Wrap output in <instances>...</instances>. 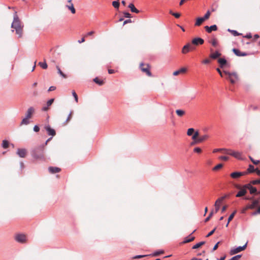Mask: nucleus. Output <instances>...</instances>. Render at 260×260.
<instances>
[{
  "label": "nucleus",
  "instance_id": "18",
  "mask_svg": "<svg viewBox=\"0 0 260 260\" xmlns=\"http://www.w3.org/2000/svg\"><path fill=\"white\" fill-rule=\"evenodd\" d=\"M247 193V190L244 187V185L241 188L240 190L236 194V197L237 198L241 197Z\"/></svg>",
  "mask_w": 260,
  "mask_h": 260
},
{
  "label": "nucleus",
  "instance_id": "9",
  "mask_svg": "<svg viewBox=\"0 0 260 260\" xmlns=\"http://www.w3.org/2000/svg\"><path fill=\"white\" fill-rule=\"evenodd\" d=\"M45 129L47 132V134L49 136L52 137L56 135L55 131L49 125H46L45 126Z\"/></svg>",
  "mask_w": 260,
  "mask_h": 260
},
{
  "label": "nucleus",
  "instance_id": "26",
  "mask_svg": "<svg viewBox=\"0 0 260 260\" xmlns=\"http://www.w3.org/2000/svg\"><path fill=\"white\" fill-rule=\"evenodd\" d=\"M221 55V53L218 51H216L214 53H211L210 55V57L212 59H216L217 57H219Z\"/></svg>",
  "mask_w": 260,
  "mask_h": 260
},
{
  "label": "nucleus",
  "instance_id": "49",
  "mask_svg": "<svg viewBox=\"0 0 260 260\" xmlns=\"http://www.w3.org/2000/svg\"><path fill=\"white\" fill-rule=\"evenodd\" d=\"M72 95L74 96L75 101L76 102V103H77L78 102V98L77 94H76V92L74 90L72 91Z\"/></svg>",
  "mask_w": 260,
  "mask_h": 260
},
{
  "label": "nucleus",
  "instance_id": "36",
  "mask_svg": "<svg viewBox=\"0 0 260 260\" xmlns=\"http://www.w3.org/2000/svg\"><path fill=\"white\" fill-rule=\"evenodd\" d=\"M56 69L57 70V73L63 78H66V75L61 71L60 69L58 66H56Z\"/></svg>",
  "mask_w": 260,
  "mask_h": 260
},
{
  "label": "nucleus",
  "instance_id": "10",
  "mask_svg": "<svg viewBox=\"0 0 260 260\" xmlns=\"http://www.w3.org/2000/svg\"><path fill=\"white\" fill-rule=\"evenodd\" d=\"M259 204L258 200H255L251 204H248L246 206V209H253Z\"/></svg>",
  "mask_w": 260,
  "mask_h": 260
},
{
  "label": "nucleus",
  "instance_id": "62",
  "mask_svg": "<svg viewBox=\"0 0 260 260\" xmlns=\"http://www.w3.org/2000/svg\"><path fill=\"white\" fill-rule=\"evenodd\" d=\"M210 62V60L208 59H205L204 60H203L202 62L204 64H208Z\"/></svg>",
  "mask_w": 260,
  "mask_h": 260
},
{
  "label": "nucleus",
  "instance_id": "59",
  "mask_svg": "<svg viewBox=\"0 0 260 260\" xmlns=\"http://www.w3.org/2000/svg\"><path fill=\"white\" fill-rule=\"evenodd\" d=\"M132 22V20L129 19H126L125 20L124 22H123V25H125L127 23H131Z\"/></svg>",
  "mask_w": 260,
  "mask_h": 260
},
{
  "label": "nucleus",
  "instance_id": "43",
  "mask_svg": "<svg viewBox=\"0 0 260 260\" xmlns=\"http://www.w3.org/2000/svg\"><path fill=\"white\" fill-rule=\"evenodd\" d=\"M237 211L235 210L230 215V216L228 218L229 222H230L233 219Z\"/></svg>",
  "mask_w": 260,
  "mask_h": 260
},
{
  "label": "nucleus",
  "instance_id": "4",
  "mask_svg": "<svg viewBox=\"0 0 260 260\" xmlns=\"http://www.w3.org/2000/svg\"><path fill=\"white\" fill-rule=\"evenodd\" d=\"M246 246L247 243H246L243 246H239L238 247L231 249L230 251V254L233 255L244 250L246 248Z\"/></svg>",
  "mask_w": 260,
  "mask_h": 260
},
{
  "label": "nucleus",
  "instance_id": "30",
  "mask_svg": "<svg viewBox=\"0 0 260 260\" xmlns=\"http://www.w3.org/2000/svg\"><path fill=\"white\" fill-rule=\"evenodd\" d=\"M204 21V19H203L202 17H199L197 19L195 25L200 26Z\"/></svg>",
  "mask_w": 260,
  "mask_h": 260
},
{
  "label": "nucleus",
  "instance_id": "42",
  "mask_svg": "<svg viewBox=\"0 0 260 260\" xmlns=\"http://www.w3.org/2000/svg\"><path fill=\"white\" fill-rule=\"evenodd\" d=\"M213 213H214V212H213V210L210 212V213H209L208 216L205 219V222H208L210 220V219L213 216Z\"/></svg>",
  "mask_w": 260,
  "mask_h": 260
},
{
  "label": "nucleus",
  "instance_id": "64",
  "mask_svg": "<svg viewBox=\"0 0 260 260\" xmlns=\"http://www.w3.org/2000/svg\"><path fill=\"white\" fill-rule=\"evenodd\" d=\"M257 213H259L260 214V207L258 208V209L256 211H255L254 212H253L252 213V215H256Z\"/></svg>",
  "mask_w": 260,
  "mask_h": 260
},
{
  "label": "nucleus",
  "instance_id": "15",
  "mask_svg": "<svg viewBox=\"0 0 260 260\" xmlns=\"http://www.w3.org/2000/svg\"><path fill=\"white\" fill-rule=\"evenodd\" d=\"M35 112V109L32 107H30L27 110L25 113V117L28 118L31 117L32 115Z\"/></svg>",
  "mask_w": 260,
  "mask_h": 260
},
{
  "label": "nucleus",
  "instance_id": "2",
  "mask_svg": "<svg viewBox=\"0 0 260 260\" xmlns=\"http://www.w3.org/2000/svg\"><path fill=\"white\" fill-rule=\"evenodd\" d=\"M31 155L36 160H45L44 146H40L32 149Z\"/></svg>",
  "mask_w": 260,
  "mask_h": 260
},
{
  "label": "nucleus",
  "instance_id": "22",
  "mask_svg": "<svg viewBox=\"0 0 260 260\" xmlns=\"http://www.w3.org/2000/svg\"><path fill=\"white\" fill-rule=\"evenodd\" d=\"M209 138V136L208 135L205 134L200 136L197 140L196 141V143H201L207 140Z\"/></svg>",
  "mask_w": 260,
  "mask_h": 260
},
{
  "label": "nucleus",
  "instance_id": "34",
  "mask_svg": "<svg viewBox=\"0 0 260 260\" xmlns=\"http://www.w3.org/2000/svg\"><path fill=\"white\" fill-rule=\"evenodd\" d=\"M2 146L3 148L6 149L9 146V142L7 140H3L2 144Z\"/></svg>",
  "mask_w": 260,
  "mask_h": 260
},
{
  "label": "nucleus",
  "instance_id": "48",
  "mask_svg": "<svg viewBox=\"0 0 260 260\" xmlns=\"http://www.w3.org/2000/svg\"><path fill=\"white\" fill-rule=\"evenodd\" d=\"M241 255L238 254V255H235V256L232 257L231 258H230L229 260H239L240 259V258H241Z\"/></svg>",
  "mask_w": 260,
  "mask_h": 260
},
{
  "label": "nucleus",
  "instance_id": "6",
  "mask_svg": "<svg viewBox=\"0 0 260 260\" xmlns=\"http://www.w3.org/2000/svg\"><path fill=\"white\" fill-rule=\"evenodd\" d=\"M194 48L193 47L190 43H187L184 45L182 49V53L186 54L189 52L190 50H193Z\"/></svg>",
  "mask_w": 260,
  "mask_h": 260
},
{
  "label": "nucleus",
  "instance_id": "40",
  "mask_svg": "<svg viewBox=\"0 0 260 260\" xmlns=\"http://www.w3.org/2000/svg\"><path fill=\"white\" fill-rule=\"evenodd\" d=\"M194 132V129L193 128H189L187 130V135L188 136H191L193 135Z\"/></svg>",
  "mask_w": 260,
  "mask_h": 260
},
{
  "label": "nucleus",
  "instance_id": "29",
  "mask_svg": "<svg viewBox=\"0 0 260 260\" xmlns=\"http://www.w3.org/2000/svg\"><path fill=\"white\" fill-rule=\"evenodd\" d=\"M176 113L179 117H182L185 114V112L183 110L177 109L176 110Z\"/></svg>",
  "mask_w": 260,
  "mask_h": 260
},
{
  "label": "nucleus",
  "instance_id": "54",
  "mask_svg": "<svg viewBox=\"0 0 260 260\" xmlns=\"http://www.w3.org/2000/svg\"><path fill=\"white\" fill-rule=\"evenodd\" d=\"M216 228H215L213 230L210 232L206 236V237H209L211 236L215 231Z\"/></svg>",
  "mask_w": 260,
  "mask_h": 260
},
{
  "label": "nucleus",
  "instance_id": "17",
  "mask_svg": "<svg viewBox=\"0 0 260 260\" xmlns=\"http://www.w3.org/2000/svg\"><path fill=\"white\" fill-rule=\"evenodd\" d=\"M54 101V99H51L47 102L46 106L42 108V110L43 111H47L49 107L52 104Z\"/></svg>",
  "mask_w": 260,
  "mask_h": 260
},
{
  "label": "nucleus",
  "instance_id": "38",
  "mask_svg": "<svg viewBox=\"0 0 260 260\" xmlns=\"http://www.w3.org/2000/svg\"><path fill=\"white\" fill-rule=\"evenodd\" d=\"M39 65L43 69H46L48 67L47 64L46 62H39Z\"/></svg>",
  "mask_w": 260,
  "mask_h": 260
},
{
  "label": "nucleus",
  "instance_id": "35",
  "mask_svg": "<svg viewBox=\"0 0 260 260\" xmlns=\"http://www.w3.org/2000/svg\"><path fill=\"white\" fill-rule=\"evenodd\" d=\"M93 81L99 85H102L104 84L103 81L99 79L98 77L95 78Z\"/></svg>",
  "mask_w": 260,
  "mask_h": 260
},
{
  "label": "nucleus",
  "instance_id": "32",
  "mask_svg": "<svg viewBox=\"0 0 260 260\" xmlns=\"http://www.w3.org/2000/svg\"><path fill=\"white\" fill-rule=\"evenodd\" d=\"M67 7H68V8L70 10H71V11L72 13H73V14H75V12H76V10H75V9L74 8V5H73V4L72 3H71L70 5H69V6H68V5H67Z\"/></svg>",
  "mask_w": 260,
  "mask_h": 260
},
{
  "label": "nucleus",
  "instance_id": "57",
  "mask_svg": "<svg viewBox=\"0 0 260 260\" xmlns=\"http://www.w3.org/2000/svg\"><path fill=\"white\" fill-rule=\"evenodd\" d=\"M219 158L221 160H228L229 159V157L228 156H221L219 157Z\"/></svg>",
  "mask_w": 260,
  "mask_h": 260
},
{
  "label": "nucleus",
  "instance_id": "12",
  "mask_svg": "<svg viewBox=\"0 0 260 260\" xmlns=\"http://www.w3.org/2000/svg\"><path fill=\"white\" fill-rule=\"evenodd\" d=\"M144 64H143V63H141L140 64V68L141 69V70H142V71H143V72H145L146 73V74L149 76H151V73L149 70V66L148 64H147V67L146 68H143V66H144Z\"/></svg>",
  "mask_w": 260,
  "mask_h": 260
},
{
  "label": "nucleus",
  "instance_id": "27",
  "mask_svg": "<svg viewBox=\"0 0 260 260\" xmlns=\"http://www.w3.org/2000/svg\"><path fill=\"white\" fill-rule=\"evenodd\" d=\"M164 251L162 250H159L157 251H156L152 253V254H150V255L152 256H157L159 255L164 253Z\"/></svg>",
  "mask_w": 260,
  "mask_h": 260
},
{
  "label": "nucleus",
  "instance_id": "58",
  "mask_svg": "<svg viewBox=\"0 0 260 260\" xmlns=\"http://www.w3.org/2000/svg\"><path fill=\"white\" fill-rule=\"evenodd\" d=\"M145 256L146 255H136L135 256H134L133 257V258H134V259L140 258L143 257Z\"/></svg>",
  "mask_w": 260,
  "mask_h": 260
},
{
  "label": "nucleus",
  "instance_id": "56",
  "mask_svg": "<svg viewBox=\"0 0 260 260\" xmlns=\"http://www.w3.org/2000/svg\"><path fill=\"white\" fill-rule=\"evenodd\" d=\"M34 131L35 132H38L40 131V128L38 125H36L34 127Z\"/></svg>",
  "mask_w": 260,
  "mask_h": 260
},
{
  "label": "nucleus",
  "instance_id": "5",
  "mask_svg": "<svg viewBox=\"0 0 260 260\" xmlns=\"http://www.w3.org/2000/svg\"><path fill=\"white\" fill-rule=\"evenodd\" d=\"M224 197H222L219 198H218L215 202L214 206H215V212L217 213L220 208V204L223 201V200L224 199Z\"/></svg>",
  "mask_w": 260,
  "mask_h": 260
},
{
  "label": "nucleus",
  "instance_id": "11",
  "mask_svg": "<svg viewBox=\"0 0 260 260\" xmlns=\"http://www.w3.org/2000/svg\"><path fill=\"white\" fill-rule=\"evenodd\" d=\"M16 153L19 157L24 158L26 154V150L24 148H19L17 149Z\"/></svg>",
  "mask_w": 260,
  "mask_h": 260
},
{
  "label": "nucleus",
  "instance_id": "28",
  "mask_svg": "<svg viewBox=\"0 0 260 260\" xmlns=\"http://www.w3.org/2000/svg\"><path fill=\"white\" fill-rule=\"evenodd\" d=\"M247 171L248 173H252L255 172V169L253 165H249Z\"/></svg>",
  "mask_w": 260,
  "mask_h": 260
},
{
  "label": "nucleus",
  "instance_id": "55",
  "mask_svg": "<svg viewBox=\"0 0 260 260\" xmlns=\"http://www.w3.org/2000/svg\"><path fill=\"white\" fill-rule=\"evenodd\" d=\"M123 15H124V16L126 18H131V15L128 12H124L123 13Z\"/></svg>",
  "mask_w": 260,
  "mask_h": 260
},
{
  "label": "nucleus",
  "instance_id": "3",
  "mask_svg": "<svg viewBox=\"0 0 260 260\" xmlns=\"http://www.w3.org/2000/svg\"><path fill=\"white\" fill-rule=\"evenodd\" d=\"M224 74L227 76L226 78L230 81L231 83L234 84L237 81L238 77V75L235 72L231 73L230 72L224 71Z\"/></svg>",
  "mask_w": 260,
  "mask_h": 260
},
{
  "label": "nucleus",
  "instance_id": "13",
  "mask_svg": "<svg viewBox=\"0 0 260 260\" xmlns=\"http://www.w3.org/2000/svg\"><path fill=\"white\" fill-rule=\"evenodd\" d=\"M204 42V40L201 38H196L192 40V44L197 46L202 45Z\"/></svg>",
  "mask_w": 260,
  "mask_h": 260
},
{
  "label": "nucleus",
  "instance_id": "33",
  "mask_svg": "<svg viewBox=\"0 0 260 260\" xmlns=\"http://www.w3.org/2000/svg\"><path fill=\"white\" fill-rule=\"evenodd\" d=\"M205 243V242L204 241H202V242H200L199 243H197L196 244H195L193 246V247H192V249H197V248H199L200 246H201L202 245H204V244Z\"/></svg>",
  "mask_w": 260,
  "mask_h": 260
},
{
  "label": "nucleus",
  "instance_id": "51",
  "mask_svg": "<svg viewBox=\"0 0 260 260\" xmlns=\"http://www.w3.org/2000/svg\"><path fill=\"white\" fill-rule=\"evenodd\" d=\"M250 160L254 164V165H258L259 162V161L258 160H254L252 157L251 156L249 157Z\"/></svg>",
  "mask_w": 260,
  "mask_h": 260
},
{
  "label": "nucleus",
  "instance_id": "20",
  "mask_svg": "<svg viewBox=\"0 0 260 260\" xmlns=\"http://www.w3.org/2000/svg\"><path fill=\"white\" fill-rule=\"evenodd\" d=\"M233 52L238 56H245L247 55L246 52H242L239 49L234 48L233 49Z\"/></svg>",
  "mask_w": 260,
  "mask_h": 260
},
{
  "label": "nucleus",
  "instance_id": "24",
  "mask_svg": "<svg viewBox=\"0 0 260 260\" xmlns=\"http://www.w3.org/2000/svg\"><path fill=\"white\" fill-rule=\"evenodd\" d=\"M218 62L219 63L220 67L221 68H223L227 62L226 59L223 58H219L218 60Z\"/></svg>",
  "mask_w": 260,
  "mask_h": 260
},
{
  "label": "nucleus",
  "instance_id": "19",
  "mask_svg": "<svg viewBox=\"0 0 260 260\" xmlns=\"http://www.w3.org/2000/svg\"><path fill=\"white\" fill-rule=\"evenodd\" d=\"M196 231L194 230L192 233H191L188 237H186L184 241L182 242V243H186L192 241L194 239V237L192 236L191 235Z\"/></svg>",
  "mask_w": 260,
  "mask_h": 260
},
{
  "label": "nucleus",
  "instance_id": "52",
  "mask_svg": "<svg viewBox=\"0 0 260 260\" xmlns=\"http://www.w3.org/2000/svg\"><path fill=\"white\" fill-rule=\"evenodd\" d=\"M72 113H73V111H72L70 112L69 115H68V117H67V118L66 119V121L65 122L66 123L68 122V121H69L71 120V119L72 118Z\"/></svg>",
  "mask_w": 260,
  "mask_h": 260
},
{
  "label": "nucleus",
  "instance_id": "45",
  "mask_svg": "<svg viewBox=\"0 0 260 260\" xmlns=\"http://www.w3.org/2000/svg\"><path fill=\"white\" fill-rule=\"evenodd\" d=\"M112 5L115 8L118 9L119 7V3L118 1H113Z\"/></svg>",
  "mask_w": 260,
  "mask_h": 260
},
{
  "label": "nucleus",
  "instance_id": "7",
  "mask_svg": "<svg viewBox=\"0 0 260 260\" xmlns=\"http://www.w3.org/2000/svg\"><path fill=\"white\" fill-rule=\"evenodd\" d=\"M244 187L245 188L246 190L247 189L249 190L250 194H254L257 192V189L256 187L252 186L251 182L250 183L244 185Z\"/></svg>",
  "mask_w": 260,
  "mask_h": 260
},
{
  "label": "nucleus",
  "instance_id": "39",
  "mask_svg": "<svg viewBox=\"0 0 260 260\" xmlns=\"http://www.w3.org/2000/svg\"><path fill=\"white\" fill-rule=\"evenodd\" d=\"M193 135H192V139L193 140V141H196L197 140V139L198 138H197L198 137H199V133L198 131H196V132H194Z\"/></svg>",
  "mask_w": 260,
  "mask_h": 260
},
{
  "label": "nucleus",
  "instance_id": "8",
  "mask_svg": "<svg viewBox=\"0 0 260 260\" xmlns=\"http://www.w3.org/2000/svg\"><path fill=\"white\" fill-rule=\"evenodd\" d=\"M15 239L19 243H24L26 241V236L24 234H17L16 235Z\"/></svg>",
  "mask_w": 260,
  "mask_h": 260
},
{
  "label": "nucleus",
  "instance_id": "60",
  "mask_svg": "<svg viewBox=\"0 0 260 260\" xmlns=\"http://www.w3.org/2000/svg\"><path fill=\"white\" fill-rule=\"evenodd\" d=\"M173 16H174V17H175L177 18H178L180 16V14L179 13H174L173 14Z\"/></svg>",
  "mask_w": 260,
  "mask_h": 260
},
{
  "label": "nucleus",
  "instance_id": "16",
  "mask_svg": "<svg viewBox=\"0 0 260 260\" xmlns=\"http://www.w3.org/2000/svg\"><path fill=\"white\" fill-rule=\"evenodd\" d=\"M205 29L208 33H210L212 31H216L217 29V26L215 24L210 26H205Z\"/></svg>",
  "mask_w": 260,
  "mask_h": 260
},
{
  "label": "nucleus",
  "instance_id": "31",
  "mask_svg": "<svg viewBox=\"0 0 260 260\" xmlns=\"http://www.w3.org/2000/svg\"><path fill=\"white\" fill-rule=\"evenodd\" d=\"M29 119L28 118H27L25 116V118H24L21 122V123H20V125H27L28 124H29Z\"/></svg>",
  "mask_w": 260,
  "mask_h": 260
},
{
  "label": "nucleus",
  "instance_id": "25",
  "mask_svg": "<svg viewBox=\"0 0 260 260\" xmlns=\"http://www.w3.org/2000/svg\"><path fill=\"white\" fill-rule=\"evenodd\" d=\"M128 7L131 9L132 12H134L136 13H139V11L136 9L134 6V5L132 3H131L128 5Z\"/></svg>",
  "mask_w": 260,
  "mask_h": 260
},
{
  "label": "nucleus",
  "instance_id": "41",
  "mask_svg": "<svg viewBox=\"0 0 260 260\" xmlns=\"http://www.w3.org/2000/svg\"><path fill=\"white\" fill-rule=\"evenodd\" d=\"M229 31L231 32L233 35L234 36H238L240 35V34L235 30H231L230 29H228V30Z\"/></svg>",
  "mask_w": 260,
  "mask_h": 260
},
{
  "label": "nucleus",
  "instance_id": "14",
  "mask_svg": "<svg viewBox=\"0 0 260 260\" xmlns=\"http://www.w3.org/2000/svg\"><path fill=\"white\" fill-rule=\"evenodd\" d=\"M230 155L233 156L239 159H242V153L239 151H235L232 150Z\"/></svg>",
  "mask_w": 260,
  "mask_h": 260
},
{
  "label": "nucleus",
  "instance_id": "21",
  "mask_svg": "<svg viewBox=\"0 0 260 260\" xmlns=\"http://www.w3.org/2000/svg\"><path fill=\"white\" fill-rule=\"evenodd\" d=\"M246 173H243L240 172H235L231 174L230 176L232 178L236 179L238 178Z\"/></svg>",
  "mask_w": 260,
  "mask_h": 260
},
{
  "label": "nucleus",
  "instance_id": "50",
  "mask_svg": "<svg viewBox=\"0 0 260 260\" xmlns=\"http://www.w3.org/2000/svg\"><path fill=\"white\" fill-rule=\"evenodd\" d=\"M250 182L253 185H255V184H259L260 183V179H257V180H252Z\"/></svg>",
  "mask_w": 260,
  "mask_h": 260
},
{
  "label": "nucleus",
  "instance_id": "44",
  "mask_svg": "<svg viewBox=\"0 0 260 260\" xmlns=\"http://www.w3.org/2000/svg\"><path fill=\"white\" fill-rule=\"evenodd\" d=\"M223 165L221 164H219L213 168V171H217L222 167Z\"/></svg>",
  "mask_w": 260,
  "mask_h": 260
},
{
  "label": "nucleus",
  "instance_id": "61",
  "mask_svg": "<svg viewBox=\"0 0 260 260\" xmlns=\"http://www.w3.org/2000/svg\"><path fill=\"white\" fill-rule=\"evenodd\" d=\"M56 87L54 86H50L48 89V91H52L55 90Z\"/></svg>",
  "mask_w": 260,
  "mask_h": 260
},
{
  "label": "nucleus",
  "instance_id": "37",
  "mask_svg": "<svg viewBox=\"0 0 260 260\" xmlns=\"http://www.w3.org/2000/svg\"><path fill=\"white\" fill-rule=\"evenodd\" d=\"M209 43H211L214 47H216L217 45V41L215 38H213L209 41Z\"/></svg>",
  "mask_w": 260,
  "mask_h": 260
},
{
  "label": "nucleus",
  "instance_id": "63",
  "mask_svg": "<svg viewBox=\"0 0 260 260\" xmlns=\"http://www.w3.org/2000/svg\"><path fill=\"white\" fill-rule=\"evenodd\" d=\"M220 242H218L213 247V249H212V251H214L215 250H216L218 248V244Z\"/></svg>",
  "mask_w": 260,
  "mask_h": 260
},
{
  "label": "nucleus",
  "instance_id": "23",
  "mask_svg": "<svg viewBox=\"0 0 260 260\" xmlns=\"http://www.w3.org/2000/svg\"><path fill=\"white\" fill-rule=\"evenodd\" d=\"M48 169L49 171L52 174L59 172L61 170L60 168L54 167H50Z\"/></svg>",
  "mask_w": 260,
  "mask_h": 260
},
{
  "label": "nucleus",
  "instance_id": "46",
  "mask_svg": "<svg viewBox=\"0 0 260 260\" xmlns=\"http://www.w3.org/2000/svg\"><path fill=\"white\" fill-rule=\"evenodd\" d=\"M210 16V12L209 11H208L205 14L204 16L202 18L204 19V20L208 19Z\"/></svg>",
  "mask_w": 260,
  "mask_h": 260
},
{
  "label": "nucleus",
  "instance_id": "1",
  "mask_svg": "<svg viewBox=\"0 0 260 260\" xmlns=\"http://www.w3.org/2000/svg\"><path fill=\"white\" fill-rule=\"evenodd\" d=\"M23 25L22 24L19 18L15 12L13 16V21L11 24V27L14 28L16 34L18 35V37L20 38L22 36Z\"/></svg>",
  "mask_w": 260,
  "mask_h": 260
},
{
  "label": "nucleus",
  "instance_id": "47",
  "mask_svg": "<svg viewBox=\"0 0 260 260\" xmlns=\"http://www.w3.org/2000/svg\"><path fill=\"white\" fill-rule=\"evenodd\" d=\"M232 150L231 149H223L222 148V152L223 153L225 154H229L230 155V153H231Z\"/></svg>",
  "mask_w": 260,
  "mask_h": 260
},
{
  "label": "nucleus",
  "instance_id": "53",
  "mask_svg": "<svg viewBox=\"0 0 260 260\" xmlns=\"http://www.w3.org/2000/svg\"><path fill=\"white\" fill-rule=\"evenodd\" d=\"M193 151L194 152L200 153H201L202 152V150L199 147H196V148H194Z\"/></svg>",
  "mask_w": 260,
  "mask_h": 260
}]
</instances>
